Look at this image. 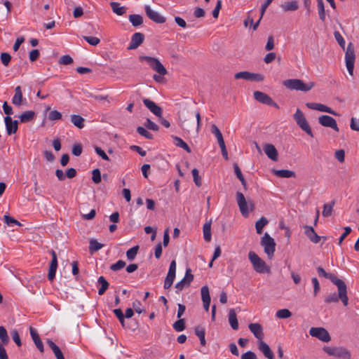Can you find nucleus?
Returning <instances> with one entry per match:
<instances>
[{"label":"nucleus","mask_w":359,"mask_h":359,"mask_svg":"<svg viewBox=\"0 0 359 359\" xmlns=\"http://www.w3.org/2000/svg\"><path fill=\"white\" fill-rule=\"evenodd\" d=\"M229 322L231 328L234 330L238 329V322L234 309H231L229 312Z\"/></svg>","instance_id":"obj_32"},{"label":"nucleus","mask_w":359,"mask_h":359,"mask_svg":"<svg viewBox=\"0 0 359 359\" xmlns=\"http://www.w3.org/2000/svg\"><path fill=\"white\" fill-rule=\"evenodd\" d=\"M248 258L256 272L259 273L270 272V269L266 266L265 262L262 260L255 252L250 251L248 253Z\"/></svg>","instance_id":"obj_4"},{"label":"nucleus","mask_w":359,"mask_h":359,"mask_svg":"<svg viewBox=\"0 0 359 359\" xmlns=\"http://www.w3.org/2000/svg\"><path fill=\"white\" fill-rule=\"evenodd\" d=\"M128 19L133 27H138L143 23V18L139 14H131Z\"/></svg>","instance_id":"obj_35"},{"label":"nucleus","mask_w":359,"mask_h":359,"mask_svg":"<svg viewBox=\"0 0 359 359\" xmlns=\"http://www.w3.org/2000/svg\"><path fill=\"white\" fill-rule=\"evenodd\" d=\"M191 172H192L194 182L195 184L198 187H201L202 184V182H201V178L199 175L198 170L196 168H194L192 170Z\"/></svg>","instance_id":"obj_52"},{"label":"nucleus","mask_w":359,"mask_h":359,"mask_svg":"<svg viewBox=\"0 0 359 359\" xmlns=\"http://www.w3.org/2000/svg\"><path fill=\"white\" fill-rule=\"evenodd\" d=\"M0 58H1V61L2 64L4 66H6V67L8 66V65L11 60V56L9 53H1V55H0Z\"/></svg>","instance_id":"obj_53"},{"label":"nucleus","mask_w":359,"mask_h":359,"mask_svg":"<svg viewBox=\"0 0 359 359\" xmlns=\"http://www.w3.org/2000/svg\"><path fill=\"white\" fill-rule=\"evenodd\" d=\"M12 103L18 107L20 106L22 103V92L20 86L15 88V94L12 97Z\"/></svg>","instance_id":"obj_25"},{"label":"nucleus","mask_w":359,"mask_h":359,"mask_svg":"<svg viewBox=\"0 0 359 359\" xmlns=\"http://www.w3.org/2000/svg\"><path fill=\"white\" fill-rule=\"evenodd\" d=\"M253 95H254L255 99L257 102L264 104H266L268 106L274 107L276 109L279 108L277 103H276L273 100V99L267 94H266L263 92H261V91L256 90L254 92Z\"/></svg>","instance_id":"obj_10"},{"label":"nucleus","mask_w":359,"mask_h":359,"mask_svg":"<svg viewBox=\"0 0 359 359\" xmlns=\"http://www.w3.org/2000/svg\"><path fill=\"white\" fill-rule=\"evenodd\" d=\"M144 126L149 129L154 131H157L158 130V126L154 122L151 121L149 118H147L145 123H144Z\"/></svg>","instance_id":"obj_57"},{"label":"nucleus","mask_w":359,"mask_h":359,"mask_svg":"<svg viewBox=\"0 0 359 359\" xmlns=\"http://www.w3.org/2000/svg\"><path fill=\"white\" fill-rule=\"evenodd\" d=\"M137 132L142 136L144 137L148 140H151L153 138V135L148 132L142 126H138L137 128Z\"/></svg>","instance_id":"obj_50"},{"label":"nucleus","mask_w":359,"mask_h":359,"mask_svg":"<svg viewBox=\"0 0 359 359\" xmlns=\"http://www.w3.org/2000/svg\"><path fill=\"white\" fill-rule=\"evenodd\" d=\"M189 285L183 278L175 285L177 289L176 293L179 294L185 287H189Z\"/></svg>","instance_id":"obj_60"},{"label":"nucleus","mask_w":359,"mask_h":359,"mask_svg":"<svg viewBox=\"0 0 359 359\" xmlns=\"http://www.w3.org/2000/svg\"><path fill=\"white\" fill-rule=\"evenodd\" d=\"M201 292L204 309L206 311H208L211 300L208 287L207 285L203 286L201 287Z\"/></svg>","instance_id":"obj_19"},{"label":"nucleus","mask_w":359,"mask_h":359,"mask_svg":"<svg viewBox=\"0 0 359 359\" xmlns=\"http://www.w3.org/2000/svg\"><path fill=\"white\" fill-rule=\"evenodd\" d=\"M144 35L140 32H135L131 37V41L128 46L129 50L137 48L144 41Z\"/></svg>","instance_id":"obj_16"},{"label":"nucleus","mask_w":359,"mask_h":359,"mask_svg":"<svg viewBox=\"0 0 359 359\" xmlns=\"http://www.w3.org/2000/svg\"><path fill=\"white\" fill-rule=\"evenodd\" d=\"M211 132L215 135V137L217 138L219 147H221L223 144H225L222 134L216 125L213 124L212 126Z\"/></svg>","instance_id":"obj_34"},{"label":"nucleus","mask_w":359,"mask_h":359,"mask_svg":"<svg viewBox=\"0 0 359 359\" xmlns=\"http://www.w3.org/2000/svg\"><path fill=\"white\" fill-rule=\"evenodd\" d=\"M172 137L173 139V143L176 147L182 148L189 154L191 152V148L182 138L177 136H172Z\"/></svg>","instance_id":"obj_28"},{"label":"nucleus","mask_w":359,"mask_h":359,"mask_svg":"<svg viewBox=\"0 0 359 359\" xmlns=\"http://www.w3.org/2000/svg\"><path fill=\"white\" fill-rule=\"evenodd\" d=\"M283 85L288 89L307 92L311 90L314 86V82L304 83L302 80L298 79H287L283 81Z\"/></svg>","instance_id":"obj_2"},{"label":"nucleus","mask_w":359,"mask_h":359,"mask_svg":"<svg viewBox=\"0 0 359 359\" xmlns=\"http://www.w3.org/2000/svg\"><path fill=\"white\" fill-rule=\"evenodd\" d=\"M309 334L311 336L316 337L323 342H328L331 339L330 334L323 327H311L309 330Z\"/></svg>","instance_id":"obj_12"},{"label":"nucleus","mask_w":359,"mask_h":359,"mask_svg":"<svg viewBox=\"0 0 359 359\" xmlns=\"http://www.w3.org/2000/svg\"><path fill=\"white\" fill-rule=\"evenodd\" d=\"M144 104L152 112L154 115L161 117L162 115V109L158 106L154 102L144 98L143 99Z\"/></svg>","instance_id":"obj_17"},{"label":"nucleus","mask_w":359,"mask_h":359,"mask_svg":"<svg viewBox=\"0 0 359 359\" xmlns=\"http://www.w3.org/2000/svg\"><path fill=\"white\" fill-rule=\"evenodd\" d=\"M264 150L266 156L272 161L278 160V151L276 147L271 144H266L264 147Z\"/></svg>","instance_id":"obj_22"},{"label":"nucleus","mask_w":359,"mask_h":359,"mask_svg":"<svg viewBox=\"0 0 359 359\" xmlns=\"http://www.w3.org/2000/svg\"><path fill=\"white\" fill-rule=\"evenodd\" d=\"M195 334L199 338L201 345L205 346L206 344L205 341V330L203 327L198 325L194 329Z\"/></svg>","instance_id":"obj_27"},{"label":"nucleus","mask_w":359,"mask_h":359,"mask_svg":"<svg viewBox=\"0 0 359 359\" xmlns=\"http://www.w3.org/2000/svg\"><path fill=\"white\" fill-rule=\"evenodd\" d=\"M273 173L277 177L281 178L295 177L296 176V174L294 171L289 170H274Z\"/></svg>","instance_id":"obj_31"},{"label":"nucleus","mask_w":359,"mask_h":359,"mask_svg":"<svg viewBox=\"0 0 359 359\" xmlns=\"http://www.w3.org/2000/svg\"><path fill=\"white\" fill-rule=\"evenodd\" d=\"M144 10L147 17L153 22L158 24H162L165 22V18L162 16L157 11L152 10L150 6L146 5L144 6Z\"/></svg>","instance_id":"obj_13"},{"label":"nucleus","mask_w":359,"mask_h":359,"mask_svg":"<svg viewBox=\"0 0 359 359\" xmlns=\"http://www.w3.org/2000/svg\"><path fill=\"white\" fill-rule=\"evenodd\" d=\"M140 60L146 61L151 68L158 73L159 75L154 74L153 76V79L156 82H161L163 81L162 76L167 74L168 72L158 58L150 56H140Z\"/></svg>","instance_id":"obj_1"},{"label":"nucleus","mask_w":359,"mask_h":359,"mask_svg":"<svg viewBox=\"0 0 359 359\" xmlns=\"http://www.w3.org/2000/svg\"><path fill=\"white\" fill-rule=\"evenodd\" d=\"M175 273L168 272V274L164 280L163 287L165 289H169L172 286L173 281L175 280Z\"/></svg>","instance_id":"obj_43"},{"label":"nucleus","mask_w":359,"mask_h":359,"mask_svg":"<svg viewBox=\"0 0 359 359\" xmlns=\"http://www.w3.org/2000/svg\"><path fill=\"white\" fill-rule=\"evenodd\" d=\"M345 61L347 70L351 76L353 75L355 51L353 45L349 43L345 54Z\"/></svg>","instance_id":"obj_9"},{"label":"nucleus","mask_w":359,"mask_h":359,"mask_svg":"<svg viewBox=\"0 0 359 359\" xmlns=\"http://www.w3.org/2000/svg\"><path fill=\"white\" fill-rule=\"evenodd\" d=\"M293 118L294 121H296L298 126L304 130L307 135H309L311 137H313V132L311 130V128L306 121V118L305 116L304 115L303 112L299 109H297L296 110V112L293 115Z\"/></svg>","instance_id":"obj_7"},{"label":"nucleus","mask_w":359,"mask_h":359,"mask_svg":"<svg viewBox=\"0 0 359 359\" xmlns=\"http://www.w3.org/2000/svg\"><path fill=\"white\" fill-rule=\"evenodd\" d=\"M203 238L207 242L211 240V224L210 223H205L203 226Z\"/></svg>","instance_id":"obj_40"},{"label":"nucleus","mask_w":359,"mask_h":359,"mask_svg":"<svg viewBox=\"0 0 359 359\" xmlns=\"http://www.w3.org/2000/svg\"><path fill=\"white\" fill-rule=\"evenodd\" d=\"M48 346L51 348L57 359H65L62 352L58 346H57L51 339H47Z\"/></svg>","instance_id":"obj_26"},{"label":"nucleus","mask_w":359,"mask_h":359,"mask_svg":"<svg viewBox=\"0 0 359 359\" xmlns=\"http://www.w3.org/2000/svg\"><path fill=\"white\" fill-rule=\"evenodd\" d=\"M341 300L344 306L348 304V297L347 296V287H343L342 290H338V293L332 292L325 298V302L327 304L337 303Z\"/></svg>","instance_id":"obj_5"},{"label":"nucleus","mask_w":359,"mask_h":359,"mask_svg":"<svg viewBox=\"0 0 359 359\" xmlns=\"http://www.w3.org/2000/svg\"><path fill=\"white\" fill-rule=\"evenodd\" d=\"M241 359H257V358L256 354L254 352H252L251 351H248L241 355Z\"/></svg>","instance_id":"obj_64"},{"label":"nucleus","mask_w":359,"mask_h":359,"mask_svg":"<svg viewBox=\"0 0 359 359\" xmlns=\"http://www.w3.org/2000/svg\"><path fill=\"white\" fill-rule=\"evenodd\" d=\"M92 180L95 184H99L101 182V173L98 168L93 170Z\"/></svg>","instance_id":"obj_58"},{"label":"nucleus","mask_w":359,"mask_h":359,"mask_svg":"<svg viewBox=\"0 0 359 359\" xmlns=\"http://www.w3.org/2000/svg\"><path fill=\"white\" fill-rule=\"evenodd\" d=\"M304 233L309 238V240L313 243H318L321 239V237L318 236L313 228L310 226H304Z\"/></svg>","instance_id":"obj_20"},{"label":"nucleus","mask_w":359,"mask_h":359,"mask_svg":"<svg viewBox=\"0 0 359 359\" xmlns=\"http://www.w3.org/2000/svg\"><path fill=\"white\" fill-rule=\"evenodd\" d=\"M317 111H322V112H327L328 114H332L334 116L337 115V112L334 111L333 109H332L330 107H329L325 104H320V103L318 104Z\"/></svg>","instance_id":"obj_51"},{"label":"nucleus","mask_w":359,"mask_h":359,"mask_svg":"<svg viewBox=\"0 0 359 359\" xmlns=\"http://www.w3.org/2000/svg\"><path fill=\"white\" fill-rule=\"evenodd\" d=\"M138 249L139 246L135 245L127 250L126 257L129 261H133L135 258L138 252Z\"/></svg>","instance_id":"obj_46"},{"label":"nucleus","mask_w":359,"mask_h":359,"mask_svg":"<svg viewBox=\"0 0 359 359\" xmlns=\"http://www.w3.org/2000/svg\"><path fill=\"white\" fill-rule=\"evenodd\" d=\"M259 349L268 359H275L273 353L269 346L264 341H259Z\"/></svg>","instance_id":"obj_23"},{"label":"nucleus","mask_w":359,"mask_h":359,"mask_svg":"<svg viewBox=\"0 0 359 359\" xmlns=\"http://www.w3.org/2000/svg\"><path fill=\"white\" fill-rule=\"evenodd\" d=\"M103 247V245L97 242L95 239H91L89 242V250L90 252L98 251Z\"/></svg>","instance_id":"obj_47"},{"label":"nucleus","mask_w":359,"mask_h":359,"mask_svg":"<svg viewBox=\"0 0 359 359\" xmlns=\"http://www.w3.org/2000/svg\"><path fill=\"white\" fill-rule=\"evenodd\" d=\"M126 262L123 260H118L110 266V269L116 271L123 269L126 266Z\"/></svg>","instance_id":"obj_54"},{"label":"nucleus","mask_w":359,"mask_h":359,"mask_svg":"<svg viewBox=\"0 0 359 359\" xmlns=\"http://www.w3.org/2000/svg\"><path fill=\"white\" fill-rule=\"evenodd\" d=\"M326 278L330 280L337 287L338 290H341L343 287H347L346 283L333 273H328Z\"/></svg>","instance_id":"obj_29"},{"label":"nucleus","mask_w":359,"mask_h":359,"mask_svg":"<svg viewBox=\"0 0 359 359\" xmlns=\"http://www.w3.org/2000/svg\"><path fill=\"white\" fill-rule=\"evenodd\" d=\"M334 201H332L329 203H326L323 205V210L322 212V215L325 217H327L331 216L332 211H333V207L334 205Z\"/></svg>","instance_id":"obj_39"},{"label":"nucleus","mask_w":359,"mask_h":359,"mask_svg":"<svg viewBox=\"0 0 359 359\" xmlns=\"http://www.w3.org/2000/svg\"><path fill=\"white\" fill-rule=\"evenodd\" d=\"M83 38L86 41L92 46H97L100 41V39L95 36H83Z\"/></svg>","instance_id":"obj_59"},{"label":"nucleus","mask_w":359,"mask_h":359,"mask_svg":"<svg viewBox=\"0 0 359 359\" xmlns=\"http://www.w3.org/2000/svg\"><path fill=\"white\" fill-rule=\"evenodd\" d=\"M334 38L336 39V41H337V43H339V45L344 49V47H345V40L343 38V36H341V34L339 33V32L338 31H335L334 32Z\"/></svg>","instance_id":"obj_55"},{"label":"nucleus","mask_w":359,"mask_h":359,"mask_svg":"<svg viewBox=\"0 0 359 359\" xmlns=\"http://www.w3.org/2000/svg\"><path fill=\"white\" fill-rule=\"evenodd\" d=\"M284 12L294 11L299 8V3L296 0L285 1L280 5Z\"/></svg>","instance_id":"obj_24"},{"label":"nucleus","mask_w":359,"mask_h":359,"mask_svg":"<svg viewBox=\"0 0 359 359\" xmlns=\"http://www.w3.org/2000/svg\"><path fill=\"white\" fill-rule=\"evenodd\" d=\"M318 123L324 127L331 128L337 132L339 131L337 121L332 116L328 115H321L318 117Z\"/></svg>","instance_id":"obj_14"},{"label":"nucleus","mask_w":359,"mask_h":359,"mask_svg":"<svg viewBox=\"0 0 359 359\" xmlns=\"http://www.w3.org/2000/svg\"><path fill=\"white\" fill-rule=\"evenodd\" d=\"M97 283L101 285L100 288L98 290V294L102 295L109 287V283L103 276H100Z\"/></svg>","instance_id":"obj_37"},{"label":"nucleus","mask_w":359,"mask_h":359,"mask_svg":"<svg viewBox=\"0 0 359 359\" xmlns=\"http://www.w3.org/2000/svg\"><path fill=\"white\" fill-rule=\"evenodd\" d=\"M236 196L241 215L244 217H248L250 212L254 210L255 205L253 202L252 201H247L244 194L240 191H237Z\"/></svg>","instance_id":"obj_3"},{"label":"nucleus","mask_w":359,"mask_h":359,"mask_svg":"<svg viewBox=\"0 0 359 359\" xmlns=\"http://www.w3.org/2000/svg\"><path fill=\"white\" fill-rule=\"evenodd\" d=\"M236 79H244L247 81H262L264 76L261 74L251 73L247 71L240 72L234 75Z\"/></svg>","instance_id":"obj_11"},{"label":"nucleus","mask_w":359,"mask_h":359,"mask_svg":"<svg viewBox=\"0 0 359 359\" xmlns=\"http://www.w3.org/2000/svg\"><path fill=\"white\" fill-rule=\"evenodd\" d=\"M11 334L13 340L15 341V343L17 344V346H20L22 345V343H21V339H20V337L18 330H13L11 332Z\"/></svg>","instance_id":"obj_62"},{"label":"nucleus","mask_w":359,"mask_h":359,"mask_svg":"<svg viewBox=\"0 0 359 359\" xmlns=\"http://www.w3.org/2000/svg\"><path fill=\"white\" fill-rule=\"evenodd\" d=\"M323 351L330 356H334L341 359H351L350 351L344 347L324 346Z\"/></svg>","instance_id":"obj_6"},{"label":"nucleus","mask_w":359,"mask_h":359,"mask_svg":"<svg viewBox=\"0 0 359 359\" xmlns=\"http://www.w3.org/2000/svg\"><path fill=\"white\" fill-rule=\"evenodd\" d=\"M6 133L8 135L14 134L18 130V121L13 120L11 116H6L4 118Z\"/></svg>","instance_id":"obj_15"},{"label":"nucleus","mask_w":359,"mask_h":359,"mask_svg":"<svg viewBox=\"0 0 359 359\" xmlns=\"http://www.w3.org/2000/svg\"><path fill=\"white\" fill-rule=\"evenodd\" d=\"M268 219L264 217H262L258 221H257L255 223V229L257 233H262L263 228L268 224Z\"/></svg>","instance_id":"obj_38"},{"label":"nucleus","mask_w":359,"mask_h":359,"mask_svg":"<svg viewBox=\"0 0 359 359\" xmlns=\"http://www.w3.org/2000/svg\"><path fill=\"white\" fill-rule=\"evenodd\" d=\"M82 153V146L81 144H74L72 147V154L76 156H79Z\"/></svg>","instance_id":"obj_63"},{"label":"nucleus","mask_w":359,"mask_h":359,"mask_svg":"<svg viewBox=\"0 0 359 359\" xmlns=\"http://www.w3.org/2000/svg\"><path fill=\"white\" fill-rule=\"evenodd\" d=\"M73 62V59L69 55H62L59 60V63L61 65H67Z\"/></svg>","instance_id":"obj_61"},{"label":"nucleus","mask_w":359,"mask_h":359,"mask_svg":"<svg viewBox=\"0 0 359 359\" xmlns=\"http://www.w3.org/2000/svg\"><path fill=\"white\" fill-rule=\"evenodd\" d=\"M248 328L254 336L260 341H262L264 337L263 328L259 323H250Z\"/></svg>","instance_id":"obj_18"},{"label":"nucleus","mask_w":359,"mask_h":359,"mask_svg":"<svg viewBox=\"0 0 359 359\" xmlns=\"http://www.w3.org/2000/svg\"><path fill=\"white\" fill-rule=\"evenodd\" d=\"M57 268V263H55V261L50 262L48 278L49 280H53L55 277V273Z\"/></svg>","instance_id":"obj_41"},{"label":"nucleus","mask_w":359,"mask_h":359,"mask_svg":"<svg viewBox=\"0 0 359 359\" xmlns=\"http://www.w3.org/2000/svg\"><path fill=\"white\" fill-rule=\"evenodd\" d=\"M48 119L50 121H56L60 120L62 118V114L60 111L57 110H53L48 114Z\"/></svg>","instance_id":"obj_56"},{"label":"nucleus","mask_w":359,"mask_h":359,"mask_svg":"<svg viewBox=\"0 0 359 359\" xmlns=\"http://www.w3.org/2000/svg\"><path fill=\"white\" fill-rule=\"evenodd\" d=\"M317 1H318L317 6H318L319 18L323 22H325V6H324L323 1V0H317Z\"/></svg>","instance_id":"obj_42"},{"label":"nucleus","mask_w":359,"mask_h":359,"mask_svg":"<svg viewBox=\"0 0 359 359\" xmlns=\"http://www.w3.org/2000/svg\"><path fill=\"white\" fill-rule=\"evenodd\" d=\"M261 245L269 259L272 258L276 250V243L268 233H265L261 239Z\"/></svg>","instance_id":"obj_8"},{"label":"nucleus","mask_w":359,"mask_h":359,"mask_svg":"<svg viewBox=\"0 0 359 359\" xmlns=\"http://www.w3.org/2000/svg\"><path fill=\"white\" fill-rule=\"evenodd\" d=\"M4 220L10 226H14L15 225L21 226V224L18 220L9 215H4Z\"/></svg>","instance_id":"obj_49"},{"label":"nucleus","mask_w":359,"mask_h":359,"mask_svg":"<svg viewBox=\"0 0 359 359\" xmlns=\"http://www.w3.org/2000/svg\"><path fill=\"white\" fill-rule=\"evenodd\" d=\"M110 6L112 11L118 15H123L126 13L127 8L125 6H121L118 2L111 1Z\"/></svg>","instance_id":"obj_30"},{"label":"nucleus","mask_w":359,"mask_h":359,"mask_svg":"<svg viewBox=\"0 0 359 359\" xmlns=\"http://www.w3.org/2000/svg\"><path fill=\"white\" fill-rule=\"evenodd\" d=\"M292 313L287 309H280L276 313V316L281 319L287 318L290 317Z\"/></svg>","instance_id":"obj_48"},{"label":"nucleus","mask_w":359,"mask_h":359,"mask_svg":"<svg viewBox=\"0 0 359 359\" xmlns=\"http://www.w3.org/2000/svg\"><path fill=\"white\" fill-rule=\"evenodd\" d=\"M35 117V112L34 111H26L22 113L20 116V121L22 123H27L32 121Z\"/></svg>","instance_id":"obj_33"},{"label":"nucleus","mask_w":359,"mask_h":359,"mask_svg":"<svg viewBox=\"0 0 359 359\" xmlns=\"http://www.w3.org/2000/svg\"><path fill=\"white\" fill-rule=\"evenodd\" d=\"M29 332H30V335H31L36 348L39 349V351L41 353H43L44 351L43 344L41 340L40 339V337H39V335L37 331L34 327H30Z\"/></svg>","instance_id":"obj_21"},{"label":"nucleus","mask_w":359,"mask_h":359,"mask_svg":"<svg viewBox=\"0 0 359 359\" xmlns=\"http://www.w3.org/2000/svg\"><path fill=\"white\" fill-rule=\"evenodd\" d=\"M173 329L177 332H182L185 329V320L180 318L175 321L172 325Z\"/></svg>","instance_id":"obj_45"},{"label":"nucleus","mask_w":359,"mask_h":359,"mask_svg":"<svg viewBox=\"0 0 359 359\" xmlns=\"http://www.w3.org/2000/svg\"><path fill=\"white\" fill-rule=\"evenodd\" d=\"M0 339L1 344L4 345L8 344L9 342V337L8 335L6 328L3 326H0Z\"/></svg>","instance_id":"obj_44"},{"label":"nucleus","mask_w":359,"mask_h":359,"mask_svg":"<svg viewBox=\"0 0 359 359\" xmlns=\"http://www.w3.org/2000/svg\"><path fill=\"white\" fill-rule=\"evenodd\" d=\"M84 118L80 115H72L71 121L78 128L81 129L84 127Z\"/></svg>","instance_id":"obj_36"}]
</instances>
